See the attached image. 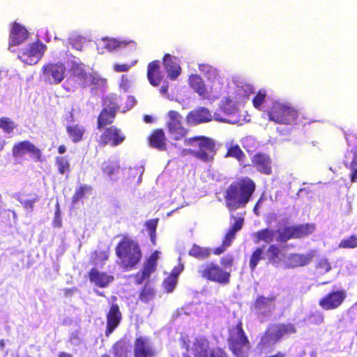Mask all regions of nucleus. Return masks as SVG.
<instances>
[{"mask_svg":"<svg viewBox=\"0 0 357 357\" xmlns=\"http://www.w3.org/2000/svg\"><path fill=\"white\" fill-rule=\"evenodd\" d=\"M119 169V165L110 161L104 162L102 166V172L108 176H112V175L118 173Z\"/></svg>","mask_w":357,"mask_h":357,"instance_id":"nucleus-44","label":"nucleus"},{"mask_svg":"<svg viewBox=\"0 0 357 357\" xmlns=\"http://www.w3.org/2000/svg\"><path fill=\"white\" fill-rule=\"evenodd\" d=\"M28 37L29 32L26 29L16 22H13L9 36V48L22 44Z\"/></svg>","mask_w":357,"mask_h":357,"instance_id":"nucleus-19","label":"nucleus"},{"mask_svg":"<svg viewBox=\"0 0 357 357\" xmlns=\"http://www.w3.org/2000/svg\"><path fill=\"white\" fill-rule=\"evenodd\" d=\"M89 278L91 283L100 288L107 287L114 280L113 275H109L106 272L99 271L96 268H92L89 271Z\"/></svg>","mask_w":357,"mask_h":357,"instance_id":"nucleus-21","label":"nucleus"},{"mask_svg":"<svg viewBox=\"0 0 357 357\" xmlns=\"http://www.w3.org/2000/svg\"><path fill=\"white\" fill-rule=\"evenodd\" d=\"M112 349L115 357H128V345L124 340L116 342Z\"/></svg>","mask_w":357,"mask_h":357,"instance_id":"nucleus-34","label":"nucleus"},{"mask_svg":"<svg viewBox=\"0 0 357 357\" xmlns=\"http://www.w3.org/2000/svg\"><path fill=\"white\" fill-rule=\"evenodd\" d=\"M158 259L159 252L155 250L144 261L141 272L136 275L135 282L137 284H141L144 280H149L151 274L155 272Z\"/></svg>","mask_w":357,"mask_h":357,"instance_id":"nucleus-14","label":"nucleus"},{"mask_svg":"<svg viewBox=\"0 0 357 357\" xmlns=\"http://www.w3.org/2000/svg\"><path fill=\"white\" fill-rule=\"evenodd\" d=\"M102 109H106L107 111L114 112V113L117 114L120 109V106L118 104L116 99L113 97H105L103 99V107Z\"/></svg>","mask_w":357,"mask_h":357,"instance_id":"nucleus-46","label":"nucleus"},{"mask_svg":"<svg viewBox=\"0 0 357 357\" xmlns=\"http://www.w3.org/2000/svg\"><path fill=\"white\" fill-rule=\"evenodd\" d=\"M159 222L158 218L151 219L145 222V227L150 236V239L153 245L156 243V229Z\"/></svg>","mask_w":357,"mask_h":357,"instance_id":"nucleus-39","label":"nucleus"},{"mask_svg":"<svg viewBox=\"0 0 357 357\" xmlns=\"http://www.w3.org/2000/svg\"><path fill=\"white\" fill-rule=\"evenodd\" d=\"M66 132L73 143L81 142L86 132L84 126L80 124H73L66 126Z\"/></svg>","mask_w":357,"mask_h":357,"instance_id":"nucleus-28","label":"nucleus"},{"mask_svg":"<svg viewBox=\"0 0 357 357\" xmlns=\"http://www.w3.org/2000/svg\"><path fill=\"white\" fill-rule=\"evenodd\" d=\"M93 191L92 186L86 184L79 185L75 191L74 195L72 197V203L76 204L79 200L83 199L86 195L91 194Z\"/></svg>","mask_w":357,"mask_h":357,"instance_id":"nucleus-35","label":"nucleus"},{"mask_svg":"<svg viewBox=\"0 0 357 357\" xmlns=\"http://www.w3.org/2000/svg\"><path fill=\"white\" fill-rule=\"evenodd\" d=\"M315 230V225L312 223H305L291 226H286L277 231L270 228L259 229L254 234L255 243L264 242L271 243L275 240L276 233L278 236L275 241L279 243H286L293 238H302L311 234Z\"/></svg>","mask_w":357,"mask_h":357,"instance_id":"nucleus-1","label":"nucleus"},{"mask_svg":"<svg viewBox=\"0 0 357 357\" xmlns=\"http://www.w3.org/2000/svg\"><path fill=\"white\" fill-rule=\"evenodd\" d=\"M26 154H29L36 162H42L45 160L41 149L29 140L20 141L13 144L12 155L14 158L21 159Z\"/></svg>","mask_w":357,"mask_h":357,"instance_id":"nucleus-9","label":"nucleus"},{"mask_svg":"<svg viewBox=\"0 0 357 357\" xmlns=\"http://www.w3.org/2000/svg\"><path fill=\"white\" fill-rule=\"evenodd\" d=\"M198 68L204 75L208 76V78L216 75V69L208 63H200Z\"/></svg>","mask_w":357,"mask_h":357,"instance_id":"nucleus-52","label":"nucleus"},{"mask_svg":"<svg viewBox=\"0 0 357 357\" xmlns=\"http://www.w3.org/2000/svg\"><path fill=\"white\" fill-rule=\"evenodd\" d=\"M225 156L226 158H234L240 162H244L246 158L245 154L238 144L230 145L227 148V151Z\"/></svg>","mask_w":357,"mask_h":357,"instance_id":"nucleus-36","label":"nucleus"},{"mask_svg":"<svg viewBox=\"0 0 357 357\" xmlns=\"http://www.w3.org/2000/svg\"><path fill=\"white\" fill-rule=\"evenodd\" d=\"M114 250L119 259L118 264L124 271L135 269L142 260V251L139 244L127 235L123 236Z\"/></svg>","mask_w":357,"mask_h":357,"instance_id":"nucleus-3","label":"nucleus"},{"mask_svg":"<svg viewBox=\"0 0 357 357\" xmlns=\"http://www.w3.org/2000/svg\"><path fill=\"white\" fill-rule=\"evenodd\" d=\"M188 83L199 95L204 96L206 93V88L202 78L198 75H191L188 79Z\"/></svg>","mask_w":357,"mask_h":357,"instance_id":"nucleus-30","label":"nucleus"},{"mask_svg":"<svg viewBox=\"0 0 357 357\" xmlns=\"http://www.w3.org/2000/svg\"><path fill=\"white\" fill-rule=\"evenodd\" d=\"M147 79L153 86H158L162 79V73L160 70V63L158 60L150 62L147 66Z\"/></svg>","mask_w":357,"mask_h":357,"instance_id":"nucleus-22","label":"nucleus"},{"mask_svg":"<svg viewBox=\"0 0 357 357\" xmlns=\"http://www.w3.org/2000/svg\"><path fill=\"white\" fill-rule=\"evenodd\" d=\"M197 273L202 279L220 284H227L230 282L231 271L224 270L214 262L201 264Z\"/></svg>","mask_w":357,"mask_h":357,"instance_id":"nucleus-7","label":"nucleus"},{"mask_svg":"<svg viewBox=\"0 0 357 357\" xmlns=\"http://www.w3.org/2000/svg\"><path fill=\"white\" fill-rule=\"evenodd\" d=\"M255 190L256 184L250 177L240 178L232 182L225 192L226 207L230 211L245 207Z\"/></svg>","mask_w":357,"mask_h":357,"instance_id":"nucleus-2","label":"nucleus"},{"mask_svg":"<svg viewBox=\"0 0 357 357\" xmlns=\"http://www.w3.org/2000/svg\"><path fill=\"white\" fill-rule=\"evenodd\" d=\"M134 357H155V351L144 337H137L134 342Z\"/></svg>","mask_w":357,"mask_h":357,"instance_id":"nucleus-20","label":"nucleus"},{"mask_svg":"<svg viewBox=\"0 0 357 357\" xmlns=\"http://www.w3.org/2000/svg\"><path fill=\"white\" fill-rule=\"evenodd\" d=\"M346 140L349 146L352 148L353 159L346 163L347 168L351 170L350 179L352 183L357 182V136L353 133L346 134Z\"/></svg>","mask_w":357,"mask_h":357,"instance_id":"nucleus-17","label":"nucleus"},{"mask_svg":"<svg viewBox=\"0 0 357 357\" xmlns=\"http://www.w3.org/2000/svg\"><path fill=\"white\" fill-rule=\"evenodd\" d=\"M53 225L55 227H61L62 226L59 204L58 203L56 204V210L54 213V218L53 220Z\"/></svg>","mask_w":357,"mask_h":357,"instance_id":"nucleus-56","label":"nucleus"},{"mask_svg":"<svg viewBox=\"0 0 357 357\" xmlns=\"http://www.w3.org/2000/svg\"><path fill=\"white\" fill-rule=\"evenodd\" d=\"M105 47L109 52L116 50L117 49L124 48L130 45L134 50L137 48V44L135 41L130 40H120L115 38L105 39Z\"/></svg>","mask_w":357,"mask_h":357,"instance_id":"nucleus-29","label":"nucleus"},{"mask_svg":"<svg viewBox=\"0 0 357 357\" xmlns=\"http://www.w3.org/2000/svg\"><path fill=\"white\" fill-rule=\"evenodd\" d=\"M264 259V248L262 247L256 248L251 254L250 258V268L254 271L260 260Z\"/></svg>","mask_w":357,"mask_h":357,"instance_id":"nucleus-38","label":"nucleus"},{"mask_svg":"<svg viewBox=\"0 0 357 357\" xmlns=\"http://www.w3.org/2000/svg\"><path fill=\"white\" fill-rule=\"evenodd\" d=\"M66 68L63 63H47L42 68L45 79L52 84H58L65 78Z\"/></svg>","mask_w":357,"mask_h":357,"instance_id":"nucleus-13","label":"nucleus"},{"mask_svg":"<svg viewBox=\"0 0 357 357\" xmlns=\"http://www.w3.org/2000/svg\"><path fill=\"white\" fill-rule=\"evenodd\" d=\"M203 357H228V356L223 350L216 348L209 352L206 351Z\"/></svg>","mask_w":357,"mask_h":357,"instance_id":"nucleus-53","label":"nucleus"},{"mask_svg":"<svg viewBox=\"0 0 357 357\" xmlns=\"http://www.w3.org/2000/svg\"><path fill=\"white\" fill-rule=\"evenodd\" d=\"M266 113L269 121L280 124H291L298 117V111L295 108L278 101L273 102Z\"/></svg>","mask_w":357,"mask_h":357,"instance_id":"nucleus-6","label":"nucleus"},{"mask_svg":"<svg viewBox=\"0 0 357 357\" xmlns=\"http://www.w3.org/2000/svg\"><path fill=\"white\" fill-rule=\"evenodd\" d=\"M122 320V313L117 303H112L106 314L105 335L109 337L120 325Z\"/></svg>","mask_w":357,"mask_h":357,"instance_id":"nucleus-15","label":"nucleus"},{"mask_svg":"<svg viewBox=\"0 0 357 357\" xmlns=\"http://www.w3.org/2000/svg\"><path fill=\"white\" fill-rule=\"evenodd\" d=\"M86 85H96L99 87H105L107 85V79L102 77L96 73H90V76L88 77Z\"/></svg>","mask_w":357,"mask_h":357,"instance_id":"nucleus-43","label":"nucleus"},{"mask_svg":"<svg viewBox=\"0 0 357 357\" xmlns=\"http://www.w3.org/2000/svg\"><path fill=\"white\" fill-rule=\"evenodd\" d=\"M131 65L128 63H116L114 65V70L117 73L127 72L130 68Z\"/></svg>","mask_w":357,"mask_h":357,"instance_id":"nucleus-59","label":"nucleus"},{"mask_svg":"<svg viewBox=\"0 0 357 357\" xmlns=\"http://www.w3.org/2000/svg\"><path fill=\"white\" fill-rule=\"evenodd\" d=\"M227 248H228V246H227L226 245H225L222 242V245L218 247V248H215L213 250V253L215 255H221L222 253H223L226 250Z\"/></svg>","mask_w":357,"mask_h":357,"instance_id":"nucleus-62","label":"nucleus"},{"mask_svg":"<svg viewBox=\"0 0 357 357\" xmlns=\"http://www.w3.org/2000/svg\"><path fill=\"white\" fill-rule=\"evenodd\" d=\"M274 333V342L280 340L284 335L294 334L297 330L293 324H280L273 326Z\"/></svg>","mask_w":357,"mask_h":357,"instance_id":"nucleus-26","label":"nucleus"},{"mask_svg":"<svg viewBox=\"0 0 357 357\" xmlns=\"http://www.w3.org/2000/svg\"><path fill=\"white\" fill-rule=\"evenodd\" d=\"M243 222L244 219L243 218H237L232 225L231 227L229 229V231H232L234 234H236V232L242 229Z\"/></svg>","mask_w":357,"mask_h":357,"instance_id":"nucleus-54","label":"nucleus"},{"mask_svg":"<svg viewBox=\"0 0 357 357\" xmlns=\"http://www.w3.org/2000/svg\"><path fill=\"white\" fill-rule=\"evenodd\" d=\"M163 65L170 79L174 80L180 75L181 68L180 66L175 62L169 54H165L162 58Z\"/></svg>","mask_w":357,"mask_h":357,"instance_id":"nucleus-25","label":"nucleus"},{"mask_svg":"<svg viewBox=\"0 0 357 357\" xmlns=\"http://www.w3.org/2000/svg\"><path fill=\"white\" fill-rule=\"evenodd\" d=\"M89 76H90V73H87L86 72H85V73H82V75H80V77H79L77 78V80H79L84 86H86L87 84V82H88V77H89Z\"/></svg>","mask_w":357,"mask_h":357,"instance_id":"nucleus-63","label":"nucleus"},{"mask_svg":"<svg viewBox=\"0 0 357 357\" xmlns=\"http://www.w3.org/2000/svg\"><path fill=\"white\" fill-rule=\"evenodd\" d=\"M185 146H197V150L191 149L185 151L193 157L204 162H210L214 160L217 152L216 143L214 139L203 135L195 136L183 140Z\"/></svg>","mask_w":357,"mask_h":357,"instance_id":"nucleus-4","label":"nucleus"},{"mask_svg":"<svg viewBox=\"0 0 357 357\" xmlns=\"http://www.w3.org/2000/svg\"><path fill=\"white\" fill-rule=\"evenodd\" d=\"M177 282H178L177 279H175L169 275L167 278H166L164 280V281L162 282V287L166 292L170 293L174 291Z\"/></svg>","mask_w":357,"mask_h":357,"instance_id":"nucleus-51","label":"nucleus"},{"mask_svg":"<svg viewBox=\"0 0 357 357\" xmlns=\"http://www.w3.org/2000/svg\"><path fill=\"white\" fill-rule=\"evenodd\" d=\"M280 254L281 250L277 244H270L266 252L268 262L274 265L281 261Z\"/></svg>","mask_w":357,"mask_h":357,"instance_id":"nucleus-32","label":"nucleus"},{"mask_svg":"<svg viewBox=\"0 0 357 357\" xmlns=\"http://www.w3.org/2000/svg\"><path fill=\"white\" fill-rule=\"evenodd\" d=\"M188 119L194 124H199L211 121L212 120V115L208 109L200 107L191 111L188 115Z\"/></svg>","mask_w":357,"mask_h":357,"instance_id":"nucleus-24","label":"nucleus"},{"mask_svg":"<svg viewBox=\"0 0 357 357\" xmlns=\"http://www.w3.org/2000/svg\"><path fill=\"white\" fill-rule=\"evenodd\" d=\"M347 296V291L344 289L332 290L321 297L318 303L324 310H334L343 304Z\"/></svg>","mask_w":357,"mask_h":357,"instance_id":"nucleus-12","label":"nucleus"},{"mask_svg":"<svg viewBox=\"0 0 357 357\" xmlns=\"http://www.w3.org/2000/svg\"><path fill=\"white\" fill-rule=\"evenodd\" d=\"M86 71L84 69V68L82 66L79 65V64L75 65L72 68L73 75L75 76V77H77V79L79 77H80V75H82V73H84Z\"/></svg>","mask_w":357,"mask_h":357,"instance_id":"nucleus-60","label":"nucleus"},{"mask_svg":"<svg viewBox=\"0 0 357 357\" xmlns=\"http://www.w3.org/2000/svg\"><path fill=\"white\" fill-rule=\"evenodd\" d=\"M235 236L236 234L228 230L222 239V243L229 247L231 245L233 240L235 238Z\"/></svg>","mask_w":357,"mask_h":357,"instance_id":"nucleus-57","label":"nucleus"},{"mask_svg":"<svg viewBox=\"0 0 357 357\" xmlns=\"http://www.w3.org/2000/svg\"><path fill=\"white\" fill-rule=\"evenodd\" d=\"M314 257V251H310L307 254L291 253L284 261V267L288 269H294L303 267L309 264Z\"/></svg>","mask_w":357,"mask_h":357,"instance_id":"nucleus-16","label":"nucleus"},{"mask_svg":"<svg viewBox=\"0 0 357 357\" xmlns=\"http://www.w3.org/2000/svg\"><path fill=\"white\" fill-rule=\"evenodd\" d=\"M275 301V296H271L266 298L263 296H258L252 304V308L255 310H260L267 308L271 303Z\"/></svg>","mask_w":357,"mask_h":357,"instance_id":"nucleus-37","label":"nucleus"},{"mask_svg":"<svg viewBox=\"0 0 357 357\" xmlns=\"http://www.w3.org/2000/svg\"><path fill=\"white\" fill-rule=\"evenodd\" d=\"M266 91L264 89L259 90L252 99L253 106L256 109L260 110L261 109V105L266 99Z\"/></svg>","mask_w":357,"mask_h":357,"instance_id":"nucleus-49","label":"nucleus"},{"mask_svg":"<svg viewBox=\"0 0 357 357\" xmlns=\"http://www.w3.org/2000/svg\"><path fill=\"white\" fill-rule=\"evenodd\" d=\"M155 293L153 289L145 285L139 294V298L142 302L147 303L153 299Z\"/></svg>","mask_w":357,"mask_h":357,"instance_id":"nucleus-48","label":"nucleus"},{"mask_svg":"<svg viewBox=\"0 0 357 357\" xmlns=\"http://www.w3.org/2000/svg\"><path fill=\"white\" fill-rule=\"evenodd\" d=\"M149 145L159 151L167 149V139L162 129L158 128L152 131L149 137Z\"/></svg>","mask_w":357,"mask_h":357,"instance_id":"nucleus-23","label":"nucleus"},{"mask_svg":"<svg viewBox=\"0 0 357 357\" xmlns=\"http://www.w3.org/2000/svg\"><path fill=\"white\" fill-rule=\"evenodd\" d=\"M102 130L98 139V143L100 147L106 146L116 147L126 140V137L123 131L115 126H108Z\"/></svg>","mask_w":357,"mask_h":357,"instance_id":"nucleus-10","label":"nucleus"},{"mask_svg":"<svg viewBox=\"0 0 357 357\" xmlns=\"http://www.w3.org/2000/svg\"><path fill=\"white\" fill-rule=\"evenodd\" d=\"M189 255L199 259H207L211 255V249L193 244L188 252Z\"/></svg>","mask_w":357,"mask_h":357,"instance_id":"nucleus-33","label":"nucleus"},{"mask_svg":"<svg viewBox=\"0 0 357 357\" xmlns=\"http://www.w3.org/2000/svg\"><path fill=\"white\" fill-rule=\"evenodd\" d=\"M221 109L227 115L238 113L237 107L234 105V102L229 98H225L222 102Z\"/></svg>","mask_w":357,"mask_h":357,"instance_id":"nucleus-47","label":"nucleus"},{"mask_svg":"<svg viewBox=\"0 0 357 357\" xmlns=\"http://www.w3.org/2000/svg\"><path fill=\"white\" fill-rule=\"evenodd\" d=\"M339 248L354 249L357 248V235L353 234L350 236L343 238L338 244Z\"/></svg>","mask_w":357,"mask_h":357,"instance_id":"nucleus-42","label":"nucleus"},{"mask_svg":"<svg viewBox=\"0 0 357 357\" xmlns=\"http://www.w3.org/2000/svg\"><path fill=\"white\" fill-rule=\"evenodd\" d=\"M332 269L331 263L326 257L319 259L314 264V273L317 277L322 276Z\"/></svg>","mask_w":357,"mask_h":357,"instance_id":"nucleus-31","label":"nucleus"},{"mask_svg":"<svg viewBox=\"0 0 357 357\" xmlns=\"http://www.w3.org/2000/svg\"><path fill=\"white\" fill-rule=\"evenodd\" d=\"M274 342V333L271 332V328H268L266 330L262 337L260 339V341L258 343V347L262 350L265 349L267 346L275 344Z\"/></svg>","mask_w":357,"mask_h":357,"instance_id":"nucleus-40","label":"nucleus"},{"mask_svg":"<svg viewBox=\"0 0 357 357\" xmlns=\"http://www.w3.org/2000/svg\"><path fill=\"white\" fill-rule=\"evenodd\" d=\"M220 266L224 270L227 271V269H229V271H231V268L234 264V257L231 255H226L220 259Z\"/></svg>","mask_w":357,"mask_h":357,"instance_id":"nucleus-50","label":"nucleus"},{"mask_svg":"<svg viewBox=\"0 0 357 357\" xmlns=\"http://www.w3.org/2000/svg\"><path fill=\"white\" fill-rule=\"evenodd\" d=\"M38 199L39 198L38 197H36L34 199L31 200H24V202H22V204L26 209L32 211L33 208V204L36 202H38Z\"/></svg>","mask_w":357,"mask_h":357,"instance_id":"nucleus-61","label":"nucleus"},{"mask_svg":"<svg viewBox=\"0 0 357 357\" xmlns=\"http://www.w3.org/2000/svg\"><path fill=\"white\" fill-rule=\"evenodd\" d=\"M70 44L72 47L77 50L81 51L82 50V43L81 38L79 37H75L70 39Z\"/></svg>","mask_w":357,"mask_h":357,"instance_id":"nucleus-58","label":"nucleus"},{"mask_svg":"<svg viewBox=\"0 0 357 357\" xmlns=\"http://www.w3.org/2000/svg\"><path fill=\"white\" fill-rule=\"evenodd\" d=\"M116 114L114 112L107 111L106 109H102L97 117V128L102 130L103 128L112 126V124L116 119Z\"/></svg>","mask_w":357,"mask_h":357,"instance_id":"nucleus-27","label":"nucleus"},{"mask_svg":"<svg viewBox=\"0 0 357 357\" xmlns=\"http://www.w3.org/2000/svg\"><path fill=\"white\" fill-rule=\"evenodd\" d=\"M47 46L38 40L23 49L18 54V58L27 65L36 64L43 56Z\"/></svg>","mask_w":357,"mask_h":357,"instance_id":"nucleus-11","label":"nucleus"},{"mask_svg":"<svg viewBox=\"0 0 357 357\" xmlns=\"http://www.w3.org/2000/svg\"><path fill=\"white\" fill-rule=\"evenodd\" d=\"M170 138L179 141L186 138L189 130L183 123L182 115L176 110H169L167 113V120L165 123Z\"/></svg>","mask_w":357,"mask_h":357,"instance_id":"nucleus-8","label":"nucleus"},{"mask_svg":"<svg viewBox=\"0 0 357 357\" xmlns=\"http://www.w3.org/2000/svg\"><path fill=\"white\" fill-rule=\"evenodd\" d=\"M17 124L8 117L0 118V128L7 134H10L13 132L16 128Z\"/></svg>","mask_w":357,"mask_h":357,"instance_id":"nucleus-45","label":"nucleus"},{"mask_svg":"<svg viewBox=\"0 0 357 357\" xmlns=\"http://www.w3.org/2000/svg\"><path fill=\"white\" fill-rule=\"evenodd\" d=\"M261 201V199L260 198L257 202L255 204L254 208H253V211L254 213L257 215H259V213L258 212V208L259 207V205H260V202Z\"/></svg>","mask_w":357,"mask_h":357,"instance_id":"nucleus-64","label":"nucleus"},{"mask_svg":"<svg viewBox=\"0 0 357 357\" xmlns=\"http://www.w3.org/2000/svg\"><path fill=\"white\" fill-rule=\"evenodd\" d=\"M251 162L252 165L260 173L266 175L271 174V158L268 154L257 153L252 157Z\"/></svg>","mask_w":357,"mask_h":357,"instance_id":"nucleus-18","label":"nucleus"},{"mask_svg":"<svg viewBox=\"0 0 357 357\" xmlns=\"http://www.w3.org/2000/svg\"><path fill=\"white\" fill-rule=\"evenodd\" d=\"M227 342L231 351L237 357H246L250 349V343L246 335L243 322L239 320L235 326L229 328Z\"/></svg>","mask_w":357,"mask_h":357,"instance_id":"nucleus-5","label":"nucleus"},{"mask_svg":"<svg viewBox=\"0 0 357 357\" xmlns=\"http://www.w3.org/2000/svg\"><path fill=\"white\" fill-rule=\"evenodd\" d=\"M55 162L57 166L58 172L60 174L63 175L66 173H69L70 171V162L65 157H56Z\"/></svg>","mask_w":357,"mask_h":357,"instance_id":"nucleus-41","label":"nucleus"},{"mask_svg":"<svg viewBox=\"0 0 357 357\" xmlns=\"http://www.w3.org/2000/svg\"><path fill=\"white\" fill-rule=\"evenodd\" d=\"M183 269H184L183 264L182 263H179L177 266H174L172 268V270L169 275L178 280V275L182 273Z\"/></svg>","mask_w":357,"mask_h":357,"instance_id":"nucleus-55","label":"nucleus"}]
</instances>
